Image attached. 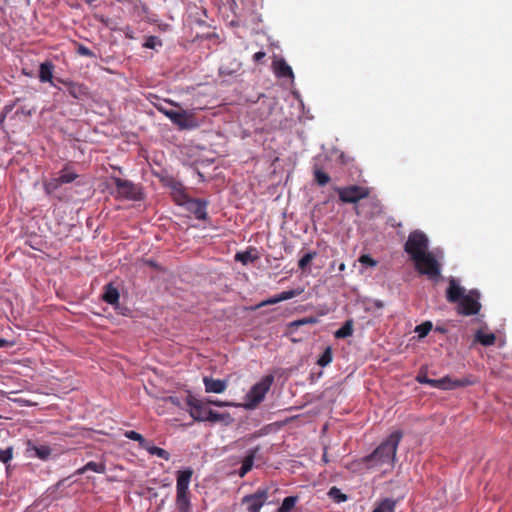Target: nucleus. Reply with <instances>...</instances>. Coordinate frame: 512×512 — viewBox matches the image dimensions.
<instances>
[{"mask_svg":"<svg viewBox=\"0 0 512 512\" xmlns=\"http://www.w3.org/2000/svg\"><path fill=\"white\" fill-rule=\"evenodd\" d=\"M403 437L401 431L393 432L385 441H383L370 455L363 460L366 463L375 465L391 464L396 460V452L398 445Z\"/></svg>","mask_w":512,"mask_h":512,"instance_id":"nucleus-1","label":"nucleus"},{"mask_svg":"<svg viewBox=\"0 0 512 512\" xmlns=\"http://www.w3.org/2000/svg\"><path fill=\"white\" fill-rule=\"evenodd\" d=\"M412 261L414 262L415 269L419 274L427 276V278L433 282H438L440 280L441 264L431 252Z\"/></svg>","mask_w":512,"mask_h":512,"instance_id":"nucleus-2","label":"nucleus"},{"mask_svg":"<svg viewBox=\"0 0 512 512\" xmlns=\"http://www.w3.org/2000/svg\"><path fill=\"white\" fill-rule=\"evenodd\" d=\"M429 240L425 233L420 230L412 231L404 245L405 252L410 256L411 260L418 259L429 253Z\"/></svg>","mask_w":512,"mask_h":512,"instance_id":"nucleus-3","label":"nucleus"},{"mask_svg":"<svg viewBox=\"0 0 512 512\" xmlns=\"http://www.w3.org/2000/svg\"><path fill=\"white\" fill-rule=\"evenodd\" d=\"M273 381L274 377L272 375H267L263 377L261 381L254 384L246 394V407L252 409L262 402L273 384Z\"/></svg>","mask_w":512,"mask_h":512,"instance_id":"nucleus-4","label":"nucleus"},{"mask_svg":"<svg viewBox=\"0 0 512 512\" xmlns=\"http://www.w3.org/2000/svg\"><path fill=\"white\" fill-rule=\"evenodd\" d=\"M335 191L341 202L349 204H355L370 195V189L368 187L359 185L336 187Z\"/></svg>","mask_w":512,"mask_h":512,"instance_id":"nucleus-5","label":"nucleus"},{"mask_svg":"<svg viewBox=\"0 0 512 512\" xmlns=\"http://www.w3.org/2000/svg\"><path fill=\"white\" fill-rule=\"evenodd\" d=\"M480 293L477 290H470L458 302L457 312L463 316H471L479 313L481 303L479 302Z\"/></svg>","mask_w":512,"mask_h":512,"instance_id":"nucleus-6","label":"nucleus"},{"mask_svg":"<svg viewBox=\"0 0 512 512\" xmlns=\"http://www.w3.org/2000/svg\"><path fill=\"white\" fill-rule=\"evenodd\" d=\"M166 117L180 129H192L198 125L194 115L184 110H172L171 113H166Z\"/></svg>","mask_w":512,"mask_h":512,"instance_id":"nucleus-7","label":"nucleus"},{"mask_svg":"<svg viewBox=\"0 0 512 512\" xmlns=\"http://www.w3.org/2000/svg\"><path fill=\"white\" fill-rule=\"evenodd\" d=\"M188 412L190 416L198 422L206 421L205 416H208L209 408L206 401L196 399L193 396H188L186 400Z\"/></svg>","mask_w":512,"mask_h":512,"instance_id":"nucleus-8","label":"nucleus"},{"mask_svg":"<svg viewBox=\"0 0 512 512\" xmlns=\"http://www.w3.org/2000/svg\"><path fill=\"white\" fill-rule=\"evenodd\" d=\"M52 454V448L46 444H40L33 440H27L25 443V455L27 458H38L46 461Z\"/></svg>","mask_w":512,"mask_h":512,"instance_id":"nucleus-9","label":"nucleus"},{"mask_svg":"<svg viewBox=\"0 0 512 512\" xmlns=\"http://www.w3.org/2000/svg\"><path fill=\"white\" fill-rule=\"evenodd\" d=\"M208 202L202 199L189 197L182 207L193 214L198 220H206Z\"/></svg>","mask_w":512,"mask_h":512,"instance_id":"nucleus-10","label":"nucleus"},{"mask_svg":"<svg viewBox=\"0 0 512 512\" xmlns=\"http://www.w3.org/2000/svg\"><path fill=\"white\" fill-rule=\"evenodd\" d=\"M436 381H439L440 384H436L435 388H439L442 390H452V389L459 388V387L470 386L475 383L474 380H472L468 377H465L462 379H452L449 376H445L443 378L436 379Z\"/></svg>","mask_w":512,"mask_h":512,"instance_id":"nucleus-11","label":"nucleus"},{"mask_svg":"<svg viewBox=\"0 0 512 512\" xmlns=\"http://www.w3.org/2000/svg\"><path fill=\"white\" fill-rule=\"evenodd\" d=\"M267 500L266 490H257L254 494L248 495L244 498V502L248 504L250 512H260L261 507Z\"/></svg>","mask_w":512,"mask_h":512,"instance_id":"nucleus-12","label":"nucleus"},{"mask_svg":"<svg viewBox=\"0 0 512 512\" xmlns=\"http://www.w3.org/2000/svg\"><path fill=\"white\" fill-rule=\"evenodd\" d=\"M168 187L170 188V194H171L173 201L178 206H182L186 202V200L190 197L187 194L185 187L182 185V183H180L178 181H175V180L169 181Z\"/></svg>","mask_w":512,"mask_h":512,"instance_id":"nucleus-13","label":"nucleus"},{"mask_svg":"<svg viewBox=\"0 0 512 512\" xmlns=\"http://www.w3.org/2000/svg\"><path fill=\"white\" fill-rule=\"evenodd\" d=\"M303 291H304L303 288L283 291V292H281L278 295H274L273 297H270V298L262 301L258 306L259 307H264V306H267V305H273V304H276V303H279V302H282V301H286V300L292 299V298L302 294Z\"/></svg>","mask_w":512,"mask_h":512,"instance_id":"nucleus-14","label":"nucleus"},{"mask_svg":"<svg viewBox=\"0 0 512 512\" xmlns=\"http://www.w3.org/2000/svg\"><path fill=\"white\" fill-rule=\"evenodd\" d=\"M465 295V289L459 285L455 278L449 279V286L446 291V299L450 303L459 302Z\"/></svg>","mask_w":512,"mask_h":512,"instance_id":"nucleus-15","label":"nucleus"},{"mask_svg":"<svg viewBox=\"0 0 512 512\" xmlns=\"http://www.w3.org/2000/svg\"><path fill=\"white\" fill-rule=\"evenodd\" d=\"M192 475L193 470L191 468H187L177 472L176 493L189 492V485L191 482Z\"/></svg>","mask_w":512,"mask_h":512,"instance_id":"nucleus-16","label":"nucleus"},{"mask_svg":"<svg viewBox=\"0 0 512 512\" xmlns=\"http://www.w3.org/2000/svg\"><path fill=\"white\" fill-rule=\"evenodd\" d=\"M203 383L206 393L220 394L223 393L228 386V382L226 380L214 379L208 376L203 378Z\"/></svg>","mask_w":512,"mask_h":512,"instance_id":"nucleus-17","label":"nucleus"},{"mask_svg":"<svg viewBox=\"0 0 512 512\" xmlns=\"http://www.w3.org/2000/svg\"><path fill=\"white\" fill-rule=\"evenodd\" d=\"M259 446L250 449L247 455L242 460V466L238 472L240 477H244L248 472H250L253 468L254 460L256 458L257 453L259 452Z\"/></svg>","mask_w":512,"mask_h":512,"instance_id":"nucleus-18","label":"nucleus"},{"mask_svg":"<svg viewBox=\"0 0 512 512\" xmlns=\"http://www.w3.org/2000/svg\"><path fill=\"white\" fill-rule=\"evenodd\" d=\"M54 65L50 61H46L40 64L39 67V80L42 83H50L51 86L56 87L53 81Z\"/></svg>","mask_w":512,"mask_h":512,"instance_id":"nucleus-19","label":"nucleus"},{"mask_svg":"<svg viewBox=\"0 0 512 512\" xmlns=\"http://www.w3.org/2000/svg\"><path fill=\"white\" fill-rule=\"evenodd\" d=\"M59 82L67 87L69 94L75 99H82L87 94V89L82 84L62 80H59Z\"/></svg>","mask_w":512,"mask_h":512,"instance_id":"nucleus-20","label":"nucleus"},{"mask_svg":"<svg viewBox=\"0 0 512 512\" xmlns=\"http://www.w3.org/2000/svg\"><path fill=\"white\" fill-rule=\"evenodd\" d=\"M274 72L277 77L293 78L294 74L292 68L286 63L284 59H279L273 62Z\"/></svg>","mask_w":512,"mask_h":512,"instance_id":"nucleus-21","label":"nucleus"},{"mask_svg":"<svg viewBox=\"0 0 512 512\" xmlns=\"http://www.w3.org/2000/svg\"><path fill=\"white\" fill-rule=\"evenodd\" d=\"M397 500L392 498H384L376 503L372 512H395Z\"/></svg>","mask_w":512,"mask_h":512,"instance_id":"nucleus-22","label":"nucleus"},{"mask_svg":"<svg viewBox=\"0 0 512 512\" xmlns=\"http://www.w3.org/2000/svg\"><path fill=\"white\" fill-rule=\"evenodd\" d=\"M119 292L112 284L105 286V292L103 294V300L110 305L115 307L118 306Z\"/></svg>","mask_w":512,"mask_h":512,"instance_id":"nucleus-23","label":"nucleus"},{"mask_svg":"<svg viewBox=\"0 0 512 512\" xmlns=\"http://www.w3.org/2000/svg\"><path fill=\"white\" fill-rule=\"evenodd\" d=\"M176 508L178 512H190L191 503L189 492L186 493H176Z\"/></svg>","mask_w":512,"mask_h":512,"instance_id":"nucleus-24","label":"nucleus"},{"mask_svg":"<svg viewBox=\"0 0 512 512\" xmlns=\"http://www.w3.org/2000/svg\"><path fill=\"white\" fill-rule=\"evenodd\" d=\"M88 471H92V472H95V473H104L105 472V465L103 463H101V462L90 461L85 466H83L82 468H79L76 471V474L77 475H81V474H84V473H86Z\"/></svg>","mask_w":512,"mask_h":512,"instance_id":"nucleus-25","label":"nucleus"},{"mask_svg":"<svg viewBox=\"0 0 512 512\" xmlns=\"http://www.w3.org/2000/svg\"><path fill=\"white\" fill-rule=\"evenodd\" d=\"M353 320H347L340 329L335 332L337 339H343L352 336L353 334Z\"/></svg>","mask_w":512,"mask_h":512,"instance_id":"nucleus-26","label":"nucleus"},{"mask_svg":"<svg viewBox=\"0 0 512 512\" xmlns=\"http://www.w3.org/2000/svg\"><path fill=\"white\" fill-rule=\"evenodd\" d=\"M78 175L69 167H65L62 169L59 173V176H57L59 182L61 184H68L73 182Z\"/></svg>","mask_w":512,"mask_h":512,"instance_id":"nucleus-27","label":"nucleus"},{"mask_svg":"<svg viewBox=\"0 0 512 512\" xmlns=\"http://www.w3.org/2000/svg\"><path fill=\"white\" fill-rule=\"evenodd\" d=\"M475 340L483 346H491L495 343L496 336L494 333L485 334L481 330H478L475 334Z\"/></svg>","mask_w":512,"mask_h":512,"instance_id":"nucleus-28","label":"nucleus"},{"mask_svg":"<svg viewBox=\"0 0 512 512\" xmlns=\"http://www.w3.org/2000/svg\"><path fill=\"white\" fill-rule=\"evenodd\" d=\"M317 257L316 251H311L304 254L298 261V267L301 271H306L307 267L310 265L313 259Z\"/></svg>","mask_w":512,"mask_h":512,"instance_id":"nucleus-29","label":"nucleus"},{"mask_svg":"<svg viewBox=\"0 0 512 512\" xmlns=\"http://www.w3.org/2000/svg\"><path fill=\"white\" fill-rule=\"evenodd\" d=\"M298 501L297 496H288L284 498L281 506L278 508L277 512H291L292 509L295 507L296 503Z\"/></svg>","mask_w":512,"mask_h":512,"instance_id":"nucleus-30","label":"nucleus"},{"mask_svg":"<svg viewBox=\"0 0 512 512\" xmlns=\"http://www.w3.org/2000/svg\"><path fill=\"white\" fill-rule=\"evenodd\" d=\"M320 322L319 318L318 317H314V316H308V317H304V318H301V319H297V320H294L292 321L289 326L290 327H295V328H298L300 326H303V325H314V324H318Z\"/></svg>","mask_w":512,"mask_h":512,"instance_id":"nucleus-31","label":"nucleus"},{"mask_svg":"<svg viewBox=\"0 0 512 512\" xmlns=\"http://www.w3.org/2000/svg\"><path fill=\"white\" fill-rule=\"evenodd\" d=\"M314 180L319 186H325L330 182V176L320 168L314 169Z\"/></svg>","mask_w":512,"mask_h":512,"instance_id":"nucleus-32","label":"nucleus"},{"mask_svg":"<svg viewBox=\"0 0 512 512\" xmlns=\"http://www.w3.org/2000/svg\"><path fill=\"white\" fill-rule=\"evenodd\" d=\"M130 440L137 441L139 443V447L146 450L148 452L149 446L153 443L151 441L146 440L140 433L136 431H130Z\"/></svg>","mask_w":512,"mask_h":512,"instance_id":"nucleus-33","label":"nucleus"},{"mask_svg":"<svg viewBox=\"0 0 512 512\" xmlns=\"http://www.w3.org/2000/svg\"><path fill=\"white\" fill-rule=\"evenodd\" d=\"M61 185L62 184L59 182L58 178L54 177L44 182V190L47 194L53 195Z\"/></svg>","mask_w":512,"mask_h":512,"instance_id":"nucleus-34","label":"nucleus"},{"mask_svg":"<svg viewBox=\"0 0 512 512\" xmlns=\"http://www.w3.org/2000/svg\"><path fill=\"white\" fill-rule=\"evenodd\" d=\"M333 359V353L332 348L330 346H327L324 350V352L321 354L319 359L317 360V364L321 367H326L332 362Z\"/></svg>","mask_w":512,"mask_h":512,"instance_id":"nucleus-35","label":"nucleus"},{"mask_svg":"<svg viewBox=\"0 0 512 512\" xmlns=\"http://www.w3.org/2000/svg\"><path fill=\"white\" fill-rule=\"evenodd\" d=\"M148 453L150 455L157 456V457H159L161 459H164L166 461L170 460V453L167 450H165V449H162L160 447L155 446L154 444L149 446Z\"/></svg>","mask_w":512,"mask_h":512,"instance_id":"nucleus-36","label":"nucleus"},{"mask_svg":"<svg viewBox=\"0 0 512 512\" xmlns=\"http://www.w3.org/2000/svg\"><path fill=\"white\" fill-rule=\"evenodd\" d=\"M205 418H206V421H208V422L216 423V422L224 421L227 418H230V414L229 413H218V412H215L210 409L208 412V416L207 417L205 416Z\"/></svg>","mask_w":512,"mask_h":512,"instance_id":"nucleus-37","label":"nucleus"},{"mask_svg":"<svg viewBox=\"0 0 512 512\" xmlns=\"http://www.w3.org/2000/svg\"><path fill=\"white\" fill-rule=\"evenodd\" d=\"M432 327V323L430 321H426L421 323L420 325H417L415 328V332L418 334L419 338H424L432 330Z\"/></svg>","mask_w":512,"mask_h":512,"instance_id":"nucleus-38","label":"nucleus"},{"mask_svg":"<svg viewBox=\"0 0 512 512\" xmlns=\"http://www.w3.org/2000/svg\"><path fill=\"white\" fill-rule=\"evenodd\" d=\"M144 48L148 49H157L158 47L162 46V41L157 36H148L145 39V42L142 45Z\"/></svg>","mask_w":512,"mask_h":512,"instance_id":"nucleus-39","label":"nucleus"},{"mask_svg":"<svg viewBox=\"0 0 512 512\" xmlns=\"http://www.w3.org/2000/svg\"><path fill=\"white\" fill-rule=\"evenodd\" d=\"M237 261H240L242 264L246 265L249 262H254L258 259V256L252 255L249 251L237 253L235 256Z\"/></svg>","mask_w":512,"mask_h":512,"instance_id":"nucleus-40","label":"nucleus"},{"mask_svg":"<svg viewBox=\"0 0 512 512\" xmlns=\"http://www.w3.org/2000/svg\"><path fill=\"white\" fill-rule=\"evenodd\" d=\"M118 195L124 199L128 198V184L126 180L115 178Z\"/></svg>","mask_w":512,"mask_h":512,"instance_id":"nucleus-41","label":"nucleus"},{"mask_svg":"<svg viewBox=\"0 0 512 512\" xmlns=\"http://www.w3.org/2000/svg\"><path fill=\"white\" fill-rule=\"evenodd\" d=\"M328 495L338 503L345 502L348 498L346 494H343L341 490L335 486L330 488Z\"/></svg>","mask_w":512,"mask_h":512,"instance_id":"nucleus-42","label":"nucleus"},{"mask_svg":"<svg viewBox=\"0 0 512 512\" xmlns=\"http://www.w3.org/2000/svg\"><path fill=\"white\" fill-rule=\"evenodd\" d=\"M143 199V192L141 189L130 183V201H141Z\"/></svg>","mask_w":512,"mask_h":512,"instance_id":"nucleus-43","label":"nucleus"},{"mask_svg":"<svg viewBox=\"0 0 512 512\" xmlns=\"http://www.w3.org/2000/svg\"><path fill=\"white\" fill-rule=\"evenodd\" d=\"M13 457V448L7 447L6 449H0V461L8 463Z\"/></svg>","mask_w":512,"mask_h":512,"instance_id":"nucleus-44","label":"nucleus"},{"mask_svg":"<svg viewBox=\"0 0 512 512\" xmlns=\"http://www.w3.org/2000/svg\"><path fill=\"white\" fill-rule=\"evenodd\" d=\"M359 262L362 264V265H366V266H370V267H374L377 265V261L374 260L370 255L368 254H363L359 257Z\"/></svg>","mask_w":512,"mask_h":512,"instance_id":"nucleus-45","label":"nucleus"},{"mask_svg":"<svg viewBox=\"0 0 512 512\" xmlns=\"http://www.w3.org/2000/svg\"><path fill=\"white\" fill-rule=\"evenodd\" d=\"M417 381L422 384H428L434 388H435L436 384H440L439 381H436V379H431V378H428L427 376H418Z\"/></svg>","mask_w":512,"mask_h":512,"instance_id":"nucleus-46","label":"nucleus"},{"mask_svg":"<svg viewBox=\"0 0 512 512\" xmlns=\"http://www.w3.org/2000/svg\"><path fill=\"white\" fill-rule=\"evenodd\" d=\"M77 52L81 56H86V57H94L95 56L94 53L89 48H87L83 45L78 46Z\"/></svg>","mask_w":512,"mask_h":512,"instance_id":"nucleus-47","label":"nucleus"},{"mask_svg":"<svg viewBox=\"0 0 512 512\" xmlns=\"http://www.w3.org/2000/svg\"><path fill=\"white\" fill-rule=\"evenodd\" d=\"M206 403H207V405H213L216 407H226V406L233 405L232 403H229V402H224V401H220V400H212V399H207Z\"/></svg>","mask_w":512,"mask_h":512,"instance_id":"nucleus-48","label":"nucleus"},{"mask_svg":"<svg viewBox=\"0 0 512 512\" xmlns=\"http://www.w3.org/2000/svg\"><path fill=\"white\" fill-rule=\"evenodd\" d=\"M266 56V53L264 51H259V52H256L254 55H253V60L255 62H260L262 59H264Z\"/></svg>","mask_w":512,"mask_h":512,"instance_id":"nucleus-49","label":"nucleus"},{"mask_svg":"<svg viewBox=\"0 0 512 512\" xmlns=\"http://www.w3.org/2000/svg\"><path fill=\"white\" fill-rule=\"evenodd\" d=\"M13 345H14V342L8 341L6 339H0V348L12 347Z\"/></svg>","mask_w":512,"mask_h":512,"instance_id":"nucleus-50","label":"nucleus"},{"mask_svg":"<svg viewBox=\"0 0 512 512\" xmlns=\"http://www.w3.org/2000/svg\"><path fill=\"white\" fill-rule=\"evenodd\" d=\"M156 108L166 116V113H171L172 109H167L163 105H156Z\"/></svg>","mask_w":512,"mask_h":512,"instance_id":"nucleus-51","label":"nucleus"},{"mask_svg":"<svg viewBox=\"0 0 512 512\" xmlns=\"http://www.w3.org/2000/svg\"><path fill=\"white\" fill-rule=\"evenodd\" d=\"M67 479H62L60 480L57 484H56V487L57 488H60L62 486H64V484L66 483Z\"/></svg>","mask_w":512,"mask_h":512,"instance_id":"nucleus-52","label":"nucleus"},{"mask_svg":"<svg viewBox=\"0 0 512 512\" xmlns=\"http://www.w3.org/2000/svg\"><path fill=\"white\" fill-rule=\"evenodd\" d=\"M339 271L343 272L346 269V265L344 263H341L338 267Z\"/></svg>","mask_w":512,"mask_h":512,"instance_id":"nucleus-53","label":"nucleus"},{"mask_svg":"<svg viewBox=\"0 0 512 512\" xmlns=\"http://www.w3.org/2000/svg\"><path fill=\"white\" fill-rule=\"evenodd\" d=\"M170 400L172 401V403H174V404H177V405H178L177 398L170 397Z\"/></svg>","mask_w":512,"mask_h":512,"instance_id":"nucleus-54","label":"nucleus"},{"mask_svg":"<svg viewBox=\"0 0 512 512\" xmlns=\"http://www.w3.org/2000/svg\"><path fill=\"white\" fill-rule=\"evenodd\" d=\"M221 74H230L229 72H226L223 68H220Z\"/></svg>","mask_w":512,"mask_h":512,"instance_id":"nucleus-55","label":"nucleus"},{"mask_svg":"<svg viewBox=\"0 0 512 512\" xmlns=\"http://www.w3.org/2000/svg\"><path fill=\"white\" fill-rule=\"evenodd\" d=\"M19 402H23V403H25V404H27V405H30V403H29L28 401H23V400H21V399H19Z\"/></svg>","mask_w":512,"mask_h":512,"instance_id":"nucleus-56","label":"nucleus"}]
</instances>
